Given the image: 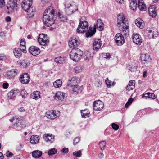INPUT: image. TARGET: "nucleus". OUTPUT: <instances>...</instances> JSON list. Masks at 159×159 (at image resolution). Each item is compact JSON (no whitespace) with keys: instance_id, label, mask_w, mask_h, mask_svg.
<instances>
[{"instance_id":"0eeeda50","label":"nucleus","mask_w":159,"mask_h":159,"mask_svg":"<svg viewBox=\"0 0 159 159\" xmlns=\"http://www.w3.org/2000/svg\"><path fill=\"white\" fill-rule=\"evenodd\" d=\"M65 9L68 15H71L78 10L77 7L75 5L70 4H65Z\"/></svg>"},{"instance_id":"7ed1b4c3","label":"nucleus","mask_w":159,"mask_h":159,"mask_svg":"<svg viewBox=\"0 0 159 159\" xmlns=\"http://www.w3.org/2000/svg\"><path fill=\"white\" fill-rule=\"evenodd\" d=\"M43 20L44 24L46 26L49 27L54 24L55 22L54 15H51L43 14Z\"/></svg>"},{"instance_id":"cd10ccee","label":"nucleus","mask_w":159,"mask_h":159,"mask_svg":"<svg viewBox=\"0 0 159 159\" xmlns=\"http://www.w3.org/2000/svg\"><path fill=\"white\" fill-rule=\"evenodd\" d=\"M52 14H53L54 16V10L53 7H49L45 11L43 14L51 15Z\"/></svg>"},{"instance_id":"8fccbe9b","label":"nucleus","mask_w":159,"mask_h":159,"mask_svg":"<svg viewBox=\"0 0 159 159\" xmlns=\"http://www.w3.org/2000/svg\"><path fill=\"white\" fill-rule=\"evenodd\" d=\"M133 101V99L130 98H129L127 103H126V104L125 105V107L127 108L129 106L131 105V104L132 103V101Z\"/></svg>"},{"instance_id":"a211bd4d","label":"nucleus","mask_w":159,"mask_h":159,"mask_svg":"<svg viewBox=\"0 0 159 159\" xmlns=\"http://www.w3.org/2000/svg\"><path fill=\"white\" fill-rule=\"evenodd\" d=\"M140 58L142 62L144 64L147 63L151 59L150 55L148 54H142Z\"/></svg>"},{"instance_id":"4468645a","label":"nucleus","mask_w":159,"mask_h":159,"mask_svg":"<svg viewBox=\"0 0 159 159\" xmlns=\"http://www.w3.org/2000/svg\"><path fill=\"white\" fill-rule=\"evenodd\" d=\"M102 45V42L99 39H95L93 44V49L94 51H98L101 48Z\"/></svg>"},{"instance_id":"c9c22d12","label":"nucleus","mask_w":159,"mask_h":159,"mask_svg":"<svg viewBox=\"0 0 159 159\" xmlns=\"http://www.w3.org/2000/svg\"><path fill=\"white\" fill-rule=\"evenodd\" d=\"M62 84V81L60 79L57 80L53 83L54 86L56 88H58L60 87Z\"/></svg>"},{"instance_id":"ea45409f","label":"nucleus","mask_w":159,"mask_h":159,"mask_svg":"<svg viewBox=\"0 0 159 159\" xmlns=\"http://www.w3.org/2000/svg\"><path fill=\"white\" fill-rule=\"evenodd\" d=\"M64 61V58L61 57H57L55 59V61L57 63H63Z\"/></svg>"},{"instance_id":"864d4df0","label":"nucleus","mask_w":159,"mask_h":159,"mask_svg":"<svg viewBox=\"0 0 159 159\" xmlns=\"http://www.w3.org/2000/svg\"><path fill=\"white\" fill-rule=\"evenodd\" d=\"M80 139L79 137H77L74 140L73 144L74 145H76L80 141Z\"/></svg>"},{"instance_id":"72a5a7b5","label":"nucleus","mask_w":159,"mask_h":159,"mask_svg":"<svg viewBox=\"0 0 159 159\" xmlns=\"http://www.w3.org/2000/svg\"><path fill=\"white\" fill-rule=\"evenodd\" d=\"M97 26L98 29L99 30L102 31L103 30V26L102 21L101 19H98L96 24Z\"/></svg>"},{"instance_id":"de8ad7c7","label":"nucleus","mask_w":159,"mask_h":159,"mask_svg":"<svg viewBox=\"0 0 159 159\" xmlns=\"http://www.w3.org/2000/svg\"><path fill=\"white\" fill-rule=\"evenodd\" d=\"M146 95H147L148 98H152L153 99L155 98V95L154 93H151L149 92L147 93H146Z\"/></svg>"},{"instance_id":"4d7b16f0","label":"nucleus","mask_w":159,"mask_h":159,"mask_svg":"<svg viewBox=\"0 0 159 159\" xmlns=\"http://www.w3.org/2000/svg\"><path fill=\"white\" fill-rule=\"evenodd\" d=\"M134 88V85H132V86L130 85H128L126 87V89L129 91H130L131 90L133 89Z\"/></svg>"},{"instance_id":"2f4dec72","label":"nucleus","mask_w":159,"mask_h":159,"mask_svg":"<svg viewBox=\"0 0 159 159\" xmlns=\"http://www.w3.org/2000/svg\"><path fill=\"white\" fill-rule=\"evenodd\" d=\"M40 93L39 91H34L31 94V97L33 99L37 100L40 98Z\"/></svg>"},{"instance_id":"c85d7f7f","label":"nucleus","mask_w":159,"mask_h":159,"mask_svg":"<svg viewBox=\"0 0 159 159\" xmlns=\"http://www.w3.org/2000/svg\"><path fill=\"white\" fill-rule=\"evenodd\" d=\"M129 7L130 8L133 10H135L137 7V4L136 0H129Z\"/></svg>"},{"instance_id":"e2e57ef3","label":"nucleus","mask_w":159,"mask_h":159,"mask_svg":"<svg viewBox=\"0 0 159 159\" xmlns=\"http://www.w3.org/2000/svg\"><path fill=\"white\" fill-rule=\"evenodd\" d=\"M25 42L24 39H22L20 41V46H25Z\"/></svg>"},{"instance_id":"39448f33","label":"nucleus","mask_w":159,"mask_h":159,"mask_svg":"<svg viewBox=\"0 0 159 159\" xmlns=\"http://www.w3.org/2000/svg\"><path fill=\"white\" fill-rule=\"evenodd\" d=\"M123 31L122 30L121 33H119L116 34L115 37V40L116 44L119 46H121L122 45L125 43L124 38L123 35L126 37H128V36H126L125 34H123Z\"/></svg>"},{"instance_id":"9d476101","label":"nucleus","mask_w":159,"mask_h":159,"mask_svg":"<svg viewBox=\"0 0 159 159\" xmlns=\"http://www.w3.org/2000/svg\"><path fill=\"white\" fill-rule=\"evenodd\" d=\"M93 109L96 111H100L104 107L103 102L100 100L95 101L93 104Z\"/></svg>"},{"instance_id":"49530a36","label":"nucleus","mask_w":159,"mask_h":159,"mask_svg":"<svg viewBox=\"0 0 159 159\" xmlns=\"http://www.w3.org/2000/svg\"><path fill=\"white\" fill-rule=\"evenodd\" d=\"M73 154L75 157H80L82 155L81 151V150H79V151H75L73 152Z\"/></svg>"},{"instance_id":"3c124183","label":"nucleus","mask_w":159,"mask_h":159,"mask_svg":"<svg viewBox=\"0 0 159 159\" xmlns=\"http://www.w3.org/2000/svg\"><path fill=\"white\" fill-rule=\"evenodd\" d=\"M111 126L112 128L115 130H117L119 128V126L114 123H112Z\"/></svg>"},{"instance_id":"c756f323","label":"nucleus","mask_w":159,"mask_h":159,"mask_svg":"<svg viewBox=\"0 0 159 159\" xmlns=\"http://www.w3.org/2000/svg\"><path fill=\"white\" fill-rule=\"evenodd\" d=\"M89 30H88L86 33L87 37H90L92 36L96 32V28H94L89 27Z\"/></svg>"},{"instance_id":"09e8293b","label":"nucleus","mask_w":159,"mask_h":159,"mask_svg":"<svg viewBox=\"0 0 159 159\" xmlns=\"http://www.w3.org/2000/svg\"><path fill=\"white\" fill-rule=\"evenodd\" d=\"M105 82L107 85V87L108 88H110L111 85V82L110 80H109L108 78L106 79Z\"/></svg>"},{"instance_id":"393cba45","label":"nucleus","mask_w":159,"mask_h":159,"mask_svg":"<svg viewBox=\"0 0 159 159\" xmlns=\"http://www.w3.org/2000/svg\"><path fill=\"white\" fill-rule=\"evenodd\" d=\"M43 138L46 142H49L51 143H52L54 140V137L52 134L50 135L49 134H44Z\"/></svg>"},{"instance_id":"412c9836","label":"nucleus","mask_w":159,"mask_h":159,"mask_svg":"<svg viewBox=\"0 0 159 159\" xmlns=\"http://www.w3.org/2000/svg\"><path fill=\"white\" fill-rule=\"evenodd\" d=\"M18 71L17 69H15L8 71L7 73L6 76L9 79L13 78L17 75Z\"/></svg>"},{"instance_id":"2eb2a0df","label":"nucleus","mask_w":159,"mask_h":159,"mask_svg":"<svg viewBox=\"0 0 159 159\" xmlns=\"http://www.w3.org/2000/svg\"><path fill=\"white\" fill-rule=\"evenodd\" d=\"M29 51L30 53L32 55L36 56L40 53V50L37 47L32 46L29 48Z\"/></svg>"},{"instance_id":"7c9ffc66","label":"nucleus","mask_w":159,"mask_h":159,"mask_svg":"<svg viewBox=\"0 0 159 159\" xmlns=\"http://www.w3.org/2000/svg\"><path fill=\"white\" fill-rule=\"evenodd\" d=\"M42 154V152L38 150L34 151L32 153V156L35 158H38L40 157Z\"/></svg>"},{"instance_id":"6e6d98bb","label":"nucleus","mask_w":159,"mask_h":159,"mask_svg":"<svg viewBox=\"0 0 159 159\" xmlns=\"http://www.w3.org/2000/svg\"><path fill=\"white\" fill-rule=\"evenodd\" d=\"M5 4V3L4 0H0V8L4 7Z\"/></svg>"},{"instance_id":"f8f14e48","label":"nucleus","mask_w":159,"mask_h":159,"mask_svg":"<svg viewBox=\"0 0 159 159\" xmlns=\"http://www.w3.org/2000/svg\"><path fill=\"white\" fill-rule=\"evenodd\" d=\"M132 40L136 44L140 45L142 42L141 36L139 34L134 33L132 35Z\"/></svg>"},{"instance_id":"a18cd8bd","label":"nucleus","mask_w":159,"mask_h":159,"mask_svg":"<svg viewBox=\"0 0 159 159\" xmlns=\"http://www.w3.org/2000/svg\"><path fill=\"white\" fill-rule=\"evenodd\" d=\"M86 109L82 110L81 111V114L82 117L86 118L89 116V114L86 112H85Z\"/></svg>"},{"instance_id":"bf43d9fd","label":"nucleus","mask_w":159,"mask_h":159,"mask_svg":"<svg viewBox=\"0 0 159 159\" xmlns=\"http://www.w3.org/2000/svg\"><path fill=\"white\" fill-rule=\"evenodd\" d=\"M135 81L134 80H131L129 81L128 85H130L132 86V85H134L135 87Z\"/></svg>"},{"instance_id":"473e14b6","label":"nucleus","mask_w":159,"mask_h":159,"mask_svg":"<svg viewBox=\"0 0 159 159\" xmlns=\"http://www.w3.org/2000/svg\"><path fill=\"white\" fill-rule=\"evenodd\" d=\"M142 21L140 18H137L135 20V23L138 27L142 29L144 26V23Z\"/></svg>"},{"instance_id":"f3484780","label":"nucleus","mask_w":159,"mask_h":159,"mask_svg":"<svg viewBox=\"0 0 159 159\" xmlns=\"http://www.w3.org/2000/svg\"><path fill=\"white\" fill-rule=\"evenodd\" d=\"M30 77L28 74L25 73L20 75V80L23 84H27L29 81Z\"/></svg>"},{"instance_id":"0e129e2a","label":"nucleus","mask_w":159,"mask_h":159,"mask_svg":"<svg viewBox=\"0 0 159 159\" xmlns=\"http://www.w3.org/2000/svg\"><path fill=\"white\" fill-rule=\"evenodd\" d=\"M61 151L64 153H67L68 152V149L64 148L62 149Z\"/></svg>"},{"instance_id":"1a4fd4ad","label":"nucleus","mask_w":159,"mask_h":159,"mask_svg":"<svg viewBox=\"0 0 159 159\" xmlns=\"http://www.w3.org/2000/svg\"><path fill=\"white\" fill-rule=\"evenodd\" d=\"M80 44V41L78 38H72L69 42V46L71 48L75 49Z\"/></svg>"},{"instance_id":"f03ea898","label":"nucleus","mask_w":159,"mask_h":159,"mask_svg":"<svg viewBox=\"0 0 159 159\" xmlns=\"http://www.w3.org/2000/svg\"><path fill=\"white\" fill-rule=\"evenodd\" d=\"M83 54L82 51L78 48H76L72 50L70 53V56L73 61H78L81 58Z\"/></svg>"},{"instance_id":"6ab92c4d","label":"nucleus","mask_w":159,"mask_h":159,"mask_svg":"<svg viewBox=\"0 0 159 159\" xmlns=\"http://www.w3.org/2000/svg\"><path fill=\"white\" fill-rule=\"evenodd\" d=\"M17 64L21 67L26 68L30 65V61L29 60H24L22 61H18Z\"/></svg>"},{"instance_id":"b1692460","label":"nucleus","mask_w":159,"mask_h":159,"mask_svg":"<svg viewBox=\"0 0 159 159\" xmlns=\"http://www.w3.org/2000/svg\"><path fill=\"white\" fill-rule=\"evenodd\" d=\"M18 89H14L11 91L7 94L8 97L11 99H14L17 94L19 93Z\"/></svg>"},{"instance_id":"13d9d810","label":"nucleus","mask_w":159,"mask_h":159,"mask_svg":"<svg viewBox=\"0 0 159 159\" xmlns=\"http://www.w3.org/2000/svg\"><path fill=\"white\" fill-rule=\"evenodd\" d=\"M6 59V57L4 54H0V60H3Z\"/></svg>"},{"instance_id":"5fc2aeb1","label":"nucleus","mask_w":159,"mask_h":159,"mask_svg":"<svg viewBox=\"0 0 159 159\" xmlns=\"http://www.w3.org/2000/svg\"><path fill=\"white\" fill-rule=\"evenodd\" d=\"M103 56L105 58H106L107 59H109L111 58V56L109 53H104Z\"/></svg>"},{"instance_id":"f257e3e1","label":"nucleus","mask_w":159,"mask_h":159,"mask_svg":"<svg viewBox=\"0 0 159 159\" xmlns=\"http://www.w3.org/2000/svg\"><path fill=\"white\" fill-rule=\"evenodd\" d=\"M117 22L118 26L123 31V34L127 36L129 35L128 24L123 14H120L117 16Z\"/></svg>"},{"instance_id":"774afa93","label":"nucleus","mask_w":159,"mask_h":159,"mask_svg":"<svg viewBox=\"0 0 159 159\" xmlns=\"http://www.w3.org/2000/svg\"><path fill=\"white\" fill-rule=\"evenodd\" d=\"M6 33L3 31H1L0 32V36L3 37H5V35Z\"/></svg>"},{"instance_id":"603ef678","label":"nucleus","mask_w":159,"mask_h":159,"mask_svg":"<svg viewBox=\"0 0 159 159\" xmlns=\"http://www.w3.org/2000/svg\"><path fill=\"white\" fill-rule=\"evenodd\" d=\"M20 50L22 51L23 52L25 53L27 52L26 50V47L25 46H20Z\"/></svg>"},{"instance_id":"c03bdc74","label":"nucleus","mask_w":159,"mask_h":159,"mask_svg":"<svg viewBox=\"0 0 159 159\" xmlns=\"http://www.w3.org/2000/svg\"><path fill=\"white\" fill-rule=\"evenodd\" d=\"M57 150L55 148H52L49 150L48 152V154L49 155H52L56 153Z\"/></svg>"},{"instance_id":"20e7f679","label":"nucleus","mask_w":159,"mask_h":159,"mask_svg":"<svg viewBox=\"0 0 159 159\" xmlns=\"http://www.w3.org/2000/svg\"><path fill=\"white\" fill-rule=\"evenodd\" d=\"M20 3L19 0H13L11 3L7 5V9L10 12L16 11Z\"/></svg>"},{"instance_id":"338daca9","label":"nucleus","mask_w":159,"mask_h":159,"mask_svg":"<svg viewBox=\"0 0 159 159\" xmlns=\"http://www.w3.org/2000/svg\"><path fill=\"white\" fill-rule=\"evenodd\" d=\"M5 20L7 22H9L11 21V19L10 16H7L5 18Z\"/></svg>"},{"instance_id":"4be33fe9","label":"nucleus","mask_w":159,"mask_h":159,"mask_svg":"<svg viewBox=\"0 0 159 159\" xmlns=\"http://www.w3.org/2000/svg\"><path fill=\"white\" fill-rule=\"evenodd\" d=\"M65 93L61 91H58L56 93L54 96V98L57 100L62 101L65 96Z\"/></svg>"},{"instance_id":"680f3d73","label":"nucleus","mask_w":159,"mask_h":159,"mask_svg":"<svg viewBox=\"0 0 159 159\" xmlns=\"http://www.w3.org/2000/svg\"><path fill=\"white\" fill-rule=\"evenodd\" d=\"M13 155V154L8 151L6 153V156L7 157H11Z\"/></svg>"},{"instance_id":"052dcab7","label":"nucleus","mask_w":159,"mask_h":159,"mask_svg":"<svg viewBox=\"0 0 159 159\" xmlns=\"http://www.w3.org/2000/svg\"><path fill=\"white\" fill-rule=\"evenodd\" d=\"M9 86V84L7 82L4 83L2 84V87L5 89H7Z\"/></svg>"},{"instance_id":"aec40b11","label":"nucleus","mask_w":159,"mask_h":159,"mask_svg":"<svg viewBox=\"0 0 159 159\" xmlns=\"http://www.w3.org/2000/svg\"><path fill=\"white\" fill-rule=\"evenodd\" d=\"M27 13V15L29 18H32L33 17L36 12V9L34 7H30L26 11Z\"/></svg>"},{"instance_id":"e433bc0d","label":"nucleus","mask_w":159,"mask_h":159,"mask_svg":"<svg viewBox=\"0 0 159 159\" xmlns=\"http://www.w3.org/2000/svg\"><path fill=\"white\" fill-rule=\"evenodd\" d=\"M58 16L59 20L62 21H66L67 20V16L61 12H58Z\"/></svg>"},{"instance_id":"dca6fc26","label":"nucleus","mask_w":159,"mask_h":159,"mask_svg":"<svg viewBox=\"0 0 159 159\" xmlns=\"http://www.w3.org/2000/svg\"><path fill=\"white\" fill-rule=\"evenodd\" d=\"M14 125L16 127L22 128L25 127V122L22 120L17 117L16 118V121L14 123Z\"/></svg>"},{"instance_id":"ddd939ff","label":"nucleus","mask_w":159,"mask_h":159,"mask_svg":"<svg viewBox=\"0 0 159 159\" xmlns=\"http://www.w3.org/2000/svg\"><path fill=\"white\" fill-rule=\"evenodd\" d=\"M59 113L58 111L52 110L47 112L46 116L49 119H54L59 116Z\"/></svg>"},{"instance_id":"69168bd1","label":"nucleus","mask_w":159,"mask_h":159,"mask_svg":"<svg viewBox=\"0 0 159 159\" xmlns=\"http://www.w3.org/2000/svg\"><path fill=\"white\" fill-rule=\"evenodd\" d=\"M120 5H121L123 3L124 0H115Z\"/></svg>"},{"instance_id":"5701e85b","label":"nucleus","mask_w":159,"mask_h":159,"mask_svg":"<svg viewBox=\"0 0 159 159\" xmlns=\"http://www.w3.org/2000/svg\"><path fill=\"white\" fill-rule=\"evenodd\" d=\"M148 12L150 16L153 18L155 17L157 15L155 6L154 5L152 6L149 7Z\"/></svg>"},{"instance_id":"423d86ee","label":"nucleus","mask_w":159,"mask_h":159,"mask_svg":"<svg viewBox=\"0 0 159 159\" xmlns=\"http://www.w3.org/2000/svg\"><path fill=\"white\" fill-rule=\"evenodd\" d=\"M88 23L87 21L80 20L77 29V32L80 33L85 32L88 29Z\"/></svg>"},{"instance_id":"4c0bfd02","label":"nucleus","mask_w":159,"mask_h":159,"mask_svg":"<svg viewBox=\"0 0 159 159\" xmlns=\"http://www.w3.org/2000/svg\"><path fill=\"white\" fill-rule=\"evenodd\" d=\"M83 69L82 66L81 65L76 66L74 69V71L76 73L81 72Z\"/></svg>"},{"instance_id":"f704fd0d","label":"nucleus","mask_w":159,"mask_h":159,"mask_svg":"<svg viewBox=\"0 0 159 159\" xmlns=\"http://www.w3.org/2000/svg\"><path fill=\"white\" fill-rule=\"evenodd\" d=\"M13 53L15 56L17 58H19L21 57V52L20 49L15 48L14 51Z\"/></svg>"},{"instance_id":"a878e982","label":"nucleus","mask_w":159,"mask_h":159,"mask_svg":"<svg viewBox=\"0 0 159 159\" xmlns=\"http://www.w3.org/2000/svg\"><path fill=\"white\" fill-rule=\"evenodd\" d=\"M77 83L76 78L75 77H73L68 80L67 83V86L69 87H72L75 86Z\"/></svg>"},{"instance_id":"a19ab883","label":"nucleus","mask_w":159,"mask_h":159,"mask_svg":"<svg viewBox=\"0 0 159 159\" xmlns=\"http://www.w3.org/2000/svg\"><path fill=\"white\" fill-rule=\"evenodd\" d=\"M84 58L85 60H89L91 58V53L89 52H87L84 53Z\"/></svg>"},{"instance_id":"79ce46f5","label":"nucleus","mask_w":159,"mask_h":159,"mask_svg":"<svg viewBox=\"0 0 159 159\" xmlns=\"http://www.w3.org/2000/svg\"><path fill=\"white\" fill-rule=\"evenodd\" d=\"M80 87L78 85H75L74 86L73 88V91L75 93H78L79 92Z\"/></svg>"},{"instance_id":"6e6552de","label":"nucleus","mask_w":159,"mask_h":159,"mask_svg":"<svg viewBox=\"0 0 159 159\" xmlns=\"http://www.w3.org/2000/svg\"><path fill=\"white\" fill-rule=\"evenodd\" d=\"M39 43L42 45L45 46L49 43V40L47 39V35L43 34H39L38 38Z\"/></svg>"},{"instance_id":"58836bf2","label":"nucleus","mask_w":159,"mask_h":159,"mask_svg":"<svg viewBox=\"0 0 159 159\" xmlns=\"http://www.w3.org/2000/svg\"><path fill=\"white\" fill-rule=\"evenodd\" d=\"M139 9L142 11H144L146 10V5L144 3L139 4L138 6Z\"/></svg>"},{"instance_id":"bb28decb","label":"nucleus","mask_w":159,"mask_h":159,"mask_svg":"<svg viewBox=\"0 0 159 159\" xmlns=\"http://www.w3.org/2000/svg\"><path fill=\"white\" fill-rule=\"evenodd\" d=\"M39 139V137L37 135H33L30 138V142L33 144L37 143Z\"/></svg>"},{"instance_id":"9b49d317","label":"nucleus","mask_w":159,"mask_h":159,"mask_svg":"<svg viewBox=\"0 0 159 159\" xmlns=\"http://www.w3.org/2000/svg\"><path fill=\"white\" fill-rule=\"evenodd\" d=\"M33 0H23L21 4L22 8L25 11L31 7Z\"/></svg>"},{"instance_id":"37998d69","label":"nucleus","mask_w":159,"mask_h":159,"mask_svg":"<svg viewBox=\"0 0 159 159\" xmlns=\"http://www.w3.org/2000/svg\"><path fill=\"white\" fill-rule=\"evenodd\" d=\"M100 148L102 150H103L106 146V142L103 141L99 143Z\"/></svg>"}]
</instances>
